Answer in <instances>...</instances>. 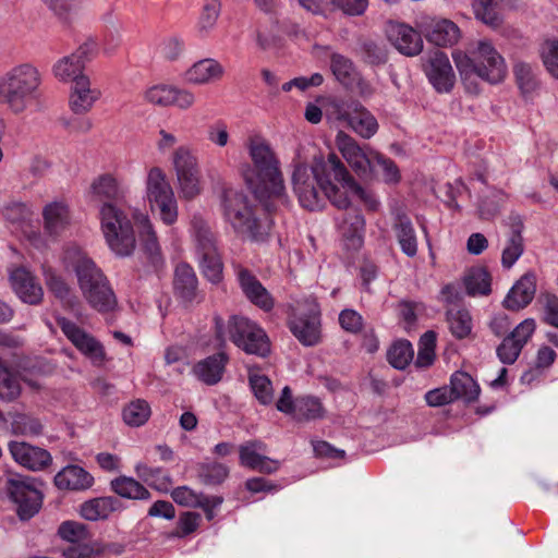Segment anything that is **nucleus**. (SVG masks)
Here are the masks:
<instances>
[{
	"label": "nucleus",
	"instance_id": "obj_1",
	"mask_svg": "<svg viewBox=\"0 0 558 558\" xmlns=\"http://www.w3.org/2000/svg\"><path fill=\"white\" fill-rule=\"evenodd\" d=\"M250 155L254 166L255 179L252 180L256 198L268 213L277 211L288 205L279 161L265 142H251Z\"/></svg>",
	"mask_w": 558,
	"mask_h": 558
},
{
	"label": "nucleus",
	"instance_id": "obj_2",
	"mask_svg": "<svg viewBox=\"0 0 558 558\" xmlns=\"http://www.w3.org/2000/svg\"><path fill=\"white\" fill-rule=\"evenodd\" d=\"M452 58L466 89L471 93H477V87L473 82L474 77L497 84L507 74L504 58L487 39L473 43L466 52L453 51Z\"/></svg>",
	"mask_w": 558,
	"mask_h": 558
},
{
	"label": "nucleus",
	"instance_id": "obj_3",
	"mask_svg": "<svg viewBox=\"0 0 558 558\" xmlns=\"http://www.w3.org/2000/svg\"><path fill=\"white\" fill-rule=\"evenodd\" d=\"M64 265L74 271L84 299L98 312H109L117 304L107 278L94 260L80 247H69L64 253Z\"/></svg>",
	"mask_w": 558,
	"mask_h": 558
},
{
	"label": "nucleus",
	"instance_id": "obj_4",
	"mask_svg": "<svg viewBox=\"0 0 558 558\" xmlns=\"http://www.w3.org/2000/svg\"><path fill=\"white\" fill-rule=\"evenodd\" d=\"M316 171L326 197L336 207L347 209L350 205L347 193L351 192L359 196L369 210L378 208L379 202L376 196L353 180L335 154H329L328 162L319 165Z\"/></svg>",
	"mask_w": 558,
	"mask_h": 558
},
{
	"label": "nucleus",
	"instance_id": "obj_5",
	"mask_svg": "<svg viewBox=\"0 0 558 558\" xmlns=\"http://www.w3.org/2000/svg\"><path fill=\"white\" fill-rule=\"evenodd\" d=\"M41 74L32 63L10 68L0 76V99L13 113L24 112L39 96Z\"/></svg>",
	"mask_w": 558,
	"mask_h": 558
},
{
	"label": "nucleus",
	"instance_id": "obj_6",
	"mask_svg": "<svg viewBox=\"0 0 558 558\" xmlns=\"http://www.w3.org/2000/svg\"><path fill=\"white\" fill-rule=\"evenodd\" d=\"M215 332L220 345L229 338L238 348L247 354L266 356L270 352V343L266 332L254 322L240 316H231L226 323L215 316Z\"/></svg>",
	"mask_w": 558,
	"mask_h": 558
},
{
	"label": "nucleus",
	"instance_id": "obj_7",
	"mask_svg": "<svg viewBox=\"0 0 558 558\" xmlns=\"http://www.w3.org/2000/svg\"><path fill=\"white\" fill-rule=\"evenodd\" d=\"M100 230L109 248L118 256H130L136 245L133 225L125 204H101L98 207Z\"/></svg>",
	"mask_w": 558,
	"mask_h": 558
},
{
	"label": "nucleus",
	"instance_id": "obj_8",
	"mask_svg": "<svg viewBox=\"0 0 558 558\" xmlns=\"http://www.w3.org/2000/svg\"><path fill=\"white\" fill-rule=\"evenodd\" d=\"M223 215L235 232L252 240H263L268 227L259 222L247 197L234 190H227L222 199Z\"/></svg>",
	"mask_w": 558,
	"mask_h": 558
},
{
	"label": "nucleus",
	"instance_id": "obj_9",
	"mask_svg": "<svg viewBox=\"0 0 558 558\" xmlns=\"http://www.w3.org/2000/svg\"><path fill=\"white\" fill-rule=\"evenodd\" d=\"M145 197L150 209L158 210L160 220L172 226L177 222L179 210L173 189L165 171L159 167L148 170L145 181Z\"/></svg>",
	"mask_w": 558,
	"mask_h": 558
},
{
	"label": "nucleus",
	"instance_id": "obj_10",
	"mask_svg": "<svg viewBox=\"0 0 558 558\" xmlns=\"http://www.w3.org/2000/svg\"><path fill=\"white\" fill-rule=\"evenodd\" d=\"M320 311L312 296L298 301L290 320V329L304 345H315L320 339Z\"/></svg>",
	"mask_w": 558,
	"mask_h": 558
},
{
	"label": "nucleus",
	"instance_id": "obj_11",
	"mask_svg": "<svg viewBox=\"0 0 558 558\" xmlns=\"http://www.w3.org/2000/svg\"><path fill=\"white\" fill-rule=\"evenodd\" d=\"M328 159H316L311 170H308V168L304 165H299L295 167L292 175V183L294 193L298 195L302 207L310 210H316L323 206V199L320 197L319 191L316 189L315 183L319 185V190L324 193L325 196L326 193L319 182L320 180L316 173V170L319 165H326Z\"/></svg>",
	"mask_w": 558,
	"mask_h": 558
},
{
	"label": "nucleus",
	"instance_id": "obj_12",
	"mask_svg": "<svg viewBox=\"0 0 558 558\" xmlns=\"http://www.w3.org/2000/svg\"><path fill=\"white\" fill-rule=\"evenodd\" d=\"M5 490L10 499L16 505V511L22 520L34 517L43 502L41 493L21 475H13L7 480Z\"/></svg>",
	"mask_w": 558,
	"mask_h": 558
},
{
	"label": "nucleus",
	"instance_id": "obj_13",
	"mask_svg": "<svg viewBox=\"0 0 558 558\" xmlns=\"http://www.w3.org/2000/svg\"><path fill=\"white\" fill-rule=\"evenodd\" d=\"M96 54L93 43H84L71 54L61 58L53 65V74L61 82H76L80 77H88L84 74L86 64Z\"/></svg>",
	"mask_w": 558,
	"mask_h": 558
},
{
	"label": "nucleus",
	"instance_id": "obj_14",
	"mask_svg": "<svg viewBox=\"0 0 558 558\" xmlns=\"http://www.w3.org/2000/svg\"><path fill=\"white\" fill-rule=\"evenodd\" d=\"M415 25L429 43L439 47L453 45L460 37L458 25L448 19L422 14Z\"/></svg>",
	"mask_w": 558,
	"mask_h": 558
},
{
	"label": "nucleus",
	"instance_id": "obj_15",
	"mask_svg": "<svg viewBox=\"0 0 558 558\" xmlns=\"http://www.w3.org/2000/svg\"><path fill=\"white\" fill-rule=\"evenodd\" d=\"M57 325L69 341L84 355L95 361L105 356L102 345L88 332L65 317H57Z\"/></svg>",
	"mask_w": 558,
	"mask_h": 558
},
{
	"label": "nucleus",
	"instance_id": "obj_16",
	"mask_svg": "<svg viewBox=\"0 0 558 558\" xmlns=\"http://www.w3.org/2000/svg\"><path fill=\"white\" fill-rule=\"evenodd\" d=\"M266 451L267 445L262 440H248L239 447L240 464L262 473H275L279 470L280 462L268 458Z\"/></svg>",
	"mask_w": 558,
	"mask_h": 558
},
{
	"label": "nucleus",
	"instance_id": "obj_17",
	"mask_svg": "<svg viewBox=\"0 0 558 558\" xmlns=\"http://www.w3.org/2000/svg\"><path fill=\"white\" fill-rule=\"evenodd\" d=\"M101 90L94 85L89 77H80L72 83L69 95V107L76 116H85L101 98Z\"/></svg>",
	"mask_w": 558,
	"mask_h": 558
},
{
	"label": "nucleus",
	"instance_id": "obj_18",
	"mask_svg": "<svg viewBox=\"0 0 558 558\" xmlns=\"http://www.w3.org/2000/svg\"><path fill=\"white\" fill-rule=\"evenodd\" d=\"M87 195L92 201L97 202L98 206L107 203L114 205L126 204L125 190L109 173L95 178L89 185Z\"/></svg>",
	"mask_w": 558,
	"mask_h": 558
},
{
	"label": "nucleus",
	"instance_id": "obj_19",
	"mask_svg": "<svg viewBox=\"0 0 558 558\" xmlns=\"http://www.w3.org/2000/svg\"><path fill=\"white\" fill-rule=\"evenodd\" d=\"M11 286L16 295L31 305L39 304L44 291L36 277L24 266L16 267L10 272Z\"/></svg>",
	"mask_w": 558,
	"mask_h": 558
},
{
	"label": "nucleus",
	"instance_id": "obj_20",
	"mask_svg": "<svg viewBox=\"0 0 558 558\" xmlns=\"http://www.w3.org/2000/svg\"><path fill=\"white\" fill-rule=\"evenodd\" d=\"M429 82L439 93H448L452 89L456 75L446 53L436 51L429 59L426 70Z\"/></svg>",
	"mask_w": 558,
	"mask_h": 558
},
{
	"label": "nucleus",
	"instance_id": "obj_21",
	"mask_svg": "<svg viewBox=\"0 0 558 558\" xmlns=\"http://www.w3.org/2000/svg\"><path fill=\"white\" fill-rule=\"evenodd\" d=\"M390 43L405 56H416L423 49L421 33L403 23H390L387 29Z\"/></svg>",
	"mask_w": 558,
	"mask_h": 558
},
{
	"label": "nucleus",
	"instance_id": "obj_22",
	"mask_svg": "<svg viewBox=\"0 0 558 558\" xmlns=\"http://www.w3.org/2000/svg\"><path fill=\"white\" fill-rule=\"evenodd\" d=\"M9 451L15 462L33 471L43 470L52 460L47 450L24 441H11Z\"/></svg>",
	"mask_w": 558,
	"mask_h": 558
},
{
	"label": "nucleus",
	"instance_id": "obj_23",
	"mask_svg": "<svg viewBox=\"0 0 558 558\" xmlns=\"http://www.w3.org/2000/svg\"><path fill=\"white\" fill-rule=\"evenodd\" d=\"M339 150L349 166L362 178L369 177V169L377 151L357 142H339Z\"/></svg>",
	"mask_w": 558,
	"mask_h": 558
},
{
	"label": "nucleus",
	"instance_id": "obj_24",
	"mask_svg": "<svg viewBox=\"0 0 558 558\" xmlns=\"http://www.w3.org/2000/svg\"><path fill=\"white\" fill-rule=\"evenodd\" d=\"M225 73V68L219 61L206 58L190 66L184 73V80L194 85H206L220 81Z\"/></svg>",
	"mask_w": 558,
	"mask_h": 558
},
{
	"label": "nucleus",
	"instance_id": "obj_25",
	"mask_svg": "<svg viewBox=\"0 0 558 558\" xmlns=\"http://www.w3.org/2000/svg\"><path fill=\"white\" fill-rule=\"evenodd\" d=\"M189 234L196 255L218 250L216 235L201 214L191 217Z\"/></svg>",
	"mask_w": 558,
	"mask_h": 558
},
{
	"label": "nucleus",
	"instance_id": "obj_26",
	"mask_svg": "<svg viewBox=\"0 0 558 558\" xmlns=\"http://www.w3.org/2000/svg\"><path fill=\"white\" fill-rule=\"evenodd\" d=\"M236 276L243 293L253 304L264 311H270L272 308V298L254 275L247 269L240 268Z\"/></svg>",
	"mask_w": 558,
	"mask_h": 558
},
{
	"label": "nucleus",
	"instance_id": "obj_27",
	"mask_svg": "<svg viewBox=\"0 0 558 558\" xmlns=\"http://www.w3.org/2000/svg\"><path fill=\"white\" fill-rule=\"evenodd\" d=\"M536 292V277L534 274L523 275L508 292L504 300L506 308L518 311L529 305Z\"/></svg>",
	"mask_w": 558,
	"mask_h": 558
},
{
	"label": "nucleus",
	"instance_id": "obj_28",
	"mask_svg": "<svg viewBox=\"0 0 558 558\" xmlns=\"http://www.w3.org/2000/svg\"><path fill=\"white\" fill-rule=\"evenodd\" d=\"M54 484L59 489L86 490L94 484V477L78 465H66L54 476Z\"/></svg>",
	"mask_w": 558,
	"mask_h": 558
},
{
	"label": "nucleus",
	"instance_id": "obj_29",
	"mask_svg": "<svg viewBox=\"0 0 558 558\" xmlns=\"http://www.w3.org/2000/svg\"><path fill=\"white\" fill-rule=\"evenodd\" d=\"M364 227L365 221L360 213L353 210L343 214L338 228L348 248L357 250L362 246Z\"/></svg>",
	"mask_w": 558,
	"mask_h": 558
},
{
	"label": "nucleus",
	"instance_id": "obj_30",
	"mask_svg": "<svg viewBox=\"0 0 558 558\" xmlns=\"http://www.w3.org/2000/svg\"><path fill=\"white\" fill-rule=\"evenodd\" d=\"M135 225L137 227L140 241L153 263H157L161 258V250L154 226L145 213L136 211L133 214Z\"/></svg>",
	"mask_w": 558,
	"mask_h": 558
},
{
	"label": "nucleus",
	"instance_id": "obj_31",
	"mask_svg": "<svg viewBox=\"0 0 558 558\" xmlns=\"http://www.w3.org/2000/svg\"><path fill=\"white\" fill-rule=\"evenodd\" d=\"M227 363V354L219 352L197 362L193 367V374L206 385H216L221 380Z\"/></svg>",
	"mask_w": 558,
	"mask_h": 558
},
{
	"label": "nucleus",
	"instance_id": "obj_32",
	"mask_svg": "<svg viewBox=\"0 0 558 558\" xmlns=\"http://www.w3.org/2000/svg\"><path fill=\"white\" fill-rule=\"evenodd\" d=\"M197 278L191 266L180 264L174 270V292L185 302H192L197 296Z\"/></svg>",
	"mask_w": 558,
	"mask_h": 558
},
{
	"label": "nucleus",
	"instance_id": "obj_33",
	"mask_svg": "<svg viewBox=\"0 0 558 558\" xmlns=\"http://www.w3.org/2000/svg\"><path fill=\"white\" fill-rule=\"evenodd\" d=\"M45 231L50 235H59L70 222L68 206L62 202H52L43 210Z\"/></svg>",
	"mask_w": 558,
	"mask_h": 558
},
{
	"label": "nucleus",
	"instance_id": "obj_34",
	"mask_svg": "<svg viewBox=\"0 0 558 558\" xmlns=\"http://www.w3.org/2000/svg\"><path fill=\"white\" fill-rule=\"evenodd\" d=\"M118 500L113 497H98L81 506V515L88 521L107 519L117 509Z\"/></svg>",
	"mask_w": 558,
	"mask_h": 558
},
{
	"label": "nucleus",
	"instance_id": "obj_35",
	"mask_svg": "<svg viewBox=\"0 0 558 558\" xmlns=\"http://www.w3.org/2000/svg\"><path fill=\"white\" fill-rule=\"evenodd\" d=\"M369 177H375L388 185H397L401 181V172L395 161L379 153L373 160Z\"/></svg>",
	"mask_w": 558,
	"mask_h": 558
},
{
	"label": "nucleus",
	"instance_id": "obj_36",
	"mask_svg": "<svg viewBox=\"0 0 558 558\" xmlns=\"http://www.w3.org/2000/svg\"><path fill=\"white\" fill-rule=\"evenodd\" d=\"M393 229L402 252L409 257L415 256L417 253V240L411 220L405 216H399Z\"/></svg>",
	"mask_w": 558,
	"mask_h": 558
},
{
	"label": "nucleus",
	"instance_id": "obj_37",
	"mask_svg": "<svg viewBox=\"0 0 558 558\" xmlns=\"http://www.w3.org/2000/svg\"><path fill=\"white\" fill-rule=\"evenodd\" d=\"M22 393L20 375L0 361V400L15 401Z\"/></svg>",
	"mask_w": 558,
	"mask_h": 558
},
{
	"label": "nucleus",
	"instance_id": "obj_38",
	"mask_svg": "<svg viewBox=\"0 0 558 558\" xmlns=\"http://www.w3.org/2000/svg\"><path fill=\"white\" fill-rule=\"evenodd\" d=\"M450 388L453 399H463L468 402L474 401L480 395V386L464 372H456L450 378Z\"/></svg>",
	"mask_w": 558,
	"mask_h": 558
},
{
	"label": "nucleus",
	"instance_id": "obj_39",
	"mask_svg": "<svg viewBox=\"0 0 558 558\" xmlns=\"http://www.w3.org/2000/svg\"><path fill=\"white\" fill-rule=\"evenodd\" d=\"M524 252V240L520 227H513L509 233L501 253V265L511 268Z\"/></svg>",
	"mask_w": 558,
	"mask_h": 558
},
{
	"label": "nucleus",
	"instance_id": "obj_40",
	"mask_svg": "<svg viewBox=\"0 0 558 558\" xmlns=\"http://www.w3.org/2000/svg\"><path fill=\"white\" fill-rule=\"evenodd\" d=\"M330 69L337 81L347 87H352L357 80V71L353 62L339 53H332L330 57Z\"/></svg>",
	"mask_w": 558,
	"mask_h": 558
},
{
	"label": "nucleus",
	"instance_id": "obj_41",
	"mask_svg": "<svg viewBox=\"0 0 558 558\" xmlns=\"http://www.w3.org/2000/svg\"><path fill=\"white\" fill-rule=\"evenodd\" d=\"M10 425L14 434L23 436H38L44 425L39 418L27 413H10Z\"/></svg>",
	"mask_w": 558,
	"mask_h": 558
},
{
	"label": "nucleus",
	"instance_id": "obj_42",
	"mask_svg": "<svg viewBox=\"0 0 558 558\" xmlns=\"http://www.w3.org/2000/svg\"><path fill=\"white\" fill-rule=\"evenodd\" d=\"M348 122L353 131L363 138L372 137L378 129L374 116L363 107L355 109L354 113L349 117Z\"/></svg>",
	"mask_w": 558,
	"mask_h": 558
},
{
	"label": "nucleus",
	"instance_id": "obj_43",
	"mask_svg": "<svg viewBox=\"0 0 558 558\" xmlns=\"http://www.w3.org/2000/svg\"><path fill=\"white\" fill-rule=\"evenodd\" d=\"M294 410L293 418L300 422L318 420L325 415V409L319 399L311 396L296 398V408Z\"/></svg>",
	"mask_w": 558,
	"mask_h": 558
},
{
	"label": "nucleus",
	"instance_id": "obj_44",
	"mask_svg": "<svg viewBox=\"0 0 558 558\" xmlns=\"http://www.w3.org/2000/svg\"><path fill=\"white\" fill-rule=\"evenodd\" d=\"M447 322L451 333L463 339L472 331V317L465 308H450L447 311Z\"/></svg>",
	"mask_w": 558,
	"mask_h": 558
},
{
	"label": "nucleus",
	"instance_id": "obj_45",
	"mask_svg": "<svg viewBox=\"0 0 558 558\" xmlns=\"http://www.w3.org/2000/svg\"><path fill=\"white\" fill-rule=\"evenodd\" d=\"M111 487L116 494L129 499H148L149 492L132 477L121 476L111 482Z\"/></svg>",
	"mask_w": 558,
	"mask_h": 558
},
{
	"label": "nucleus",
	"instance_id": "obj_46",
	"mask_svg": "<svg viewBox=\"0 0 558 558\" xmlns=\"http://www.w3.org/2000/svg\"><path fill=\"white\" fill-rule=\"evenodd\" d=\"M219 15L220 1L205 0L197 22L198 34L208 36L215 29Z\"/></svg>",
	"mask_w": 558,
	"mask_h": 558
},
{
	"label": "nucleus",
	"instance_id": "obj_47",
	"mask_svg": "<svg viewBox=\"0 0 558 558\" xmlns=\"http://www.w3.org/2000/svg\"><path fill=\"white\" fill-rule=\"evenodd\" d=\"M151 414L150 407L147 401L136 399L124 407L122 416L129 426L138 427L145 424Z\"/></svg>",
	"mask_w": 558,
	"mask_h": 558
},
{
	"label": "nucleus",
	"instance_id": "obj_48",
	"mask_svg": "<svg viewBox=\"0 0 558 558\" xmlns=\"http://www.w3.org/2000/svg\"><path fill=\"white\" fill-rule=\"evenodd\" d=\"M203 275L213 283H218L222 277V262L218 250L196 255Z\"/></svg>",
	"mask_w": 558,
	"mask_h": 558
},
{
	"label": "nucleus",
	"instance_id": "obj_49",
	"mask_svg": "<svg viewBox=\"0 0 558 558\" xmlns=\"http://www.w3.org/2000/svg\"><path fill=\"white\" fill-rule=\"evenodd\" d=\"M472 7L476 19L492 28H498L502 17L492 0H472Z\"/></svg>",
	"mask_w": 558,
	"mask_h": 558
},
{
	"label": "nucleus",
	"instance_id": "obj_50",
	"mask_svg": "<svg viewBox=\"0 0 558 558\" xmlns=\"http://www.w3.org/2000/svg\"><path fill=\"white\" fill-rule=\"evenodd\" d=\"M248 381L255 398L262 404H271L274 402V388L270 379L257 372L251 371Z\"/></svg>",
	"mask_w": 558,
	"mask_h": 558
},
{
	"label": "nucleus",
	"instance_id": "obj_51",
	"mask_svg": "<svg viewBox=\"0 0 558 558\" xmlns=\"http://www.w3.org/2000/svg\"><path fill=\"white\" fill-rule=\"evenodd\" d=\"M414 350L407 340L396 341L387 352L388 362L398 369L405 368L413 360Z\"/></svg>",
	"mask_w": 558,
	"mask_h": 558
},
{
	"label": "nucleus",
	"instance_id": "obj_52",
	"mask_svg": "<svg viewBox=\"0 0 558 558\" xmlns=\"http://www.w3.org/2000/svg\"><path fill=\"white\" fill-rule=\"evenodd\" d=\"M506 194L499 190H490L483 196L478 205V215L484 220L493 219L506 202Z\"/></svg>",
	"mask_w": 558,
	"mask_h": 558
},
{
	"label": "nucleus",
	"instance_id": "obj_53",
	"mask_svg": "<svg viewBox=\"0 0 558 558\" xmlns=\"http://www.w3.org/2000/svg\"><path fill=\"white\" fill-rule=\"evenodd\" d=\"M46 284L48 289L61 301L68 305L73 306L75 303V296L72 295L71 288L68 283L51 269H45L44 271Z\"/></svg>",
	"mask_w": 558,
	"mask_h": 558
},
{
	"label": "nucleus",
	"instance_id": "obj_54",
	"mask_svg": "<svg viewBox=\"0 0 558 558\" xmlns=\"http://www.w3.org/2000/svg\"><path fill=\"white\" fill-rule=\"evenodd\" d=\"M490 275L484 268L473 270L465 278V289L470 295H487L490 292Z\"/></svg>",
	"mask_w": 558,
	"mask_h": 558
},
{
	"label": "nucleus",
	"instance_id": "obj_55",
	"mask_svg": "<svg viewBox=\"0 0 558 558\" xmlns=\"http://www.w3.org/2000/svg\"><path fill=\"white\" fill-rule=\"evenodd\" d=\"M228 475V466L219 462H206L198 469V476L205 485H219Z\"/></svg>",
	"mask_w": 558,
	"mask_h": 558
},
{
	"label": "nucleus",
	"instance_id": "obj_56",
	"mask_svg": "<svg viewBox=\"0 0 558 558\" xmlns=\"http://www.w3.org/2000/svg\"><path fill=\"white\" fill-rule=\"evenodd\" d=\"M181 197L193 199L201 194L202 187L198 171L177 174Z\"/></svg>",
	"mask_w": 558,
	"mask_h": 558
},
{
	"label": "nucleus",
	"instance_id": "obj_57",
	"mask_svg": "<svg viewBox=\"0 0 558 558\" xmlns=\"http://www.w3.org/2000/svg\"><path fill=\"white\" fill-rule=\"evenodd\" d=\"M513 73L517 83L523 93H531L537 87L534 70L531 64L525 62L515 63Z\"/></svg>",
	"mask_w": 558,
	"mask_h": 558
},
{
	"label": "nucleus",
	"instance_id": "obj_58",
	"mask_svg": "<svg viewBox=\"0 0 558 558\" xmlns=\"http://www.w3.org/2000/svg\"><path fill=\"white\" fill-rule=\"evenodd\" d=\"M59 124L69 136H83L93 128V121L88 117L62 118Z\"/></svg>",
	"mask_w": 558,
	"mask_h": 558
},
{
	"label": "nucleus",
	"instance_id": "obj_59",
	"mask_svg": "<svg viewBox=\"0 0 558 558\" xmlns=\"http://www.w3.org/2000/svg\"><path fill=\"white\" fill-rule=\"evenodd\" d=\"M31 216L32 211L28 206L21 202H10L2 208V217L12 225L20 226Z\"/></svg>",
	"mask_w": 558,
	"mask_h": 558
},
{
	"label": "nucleus",
	"instance_id": "obj_60",
	"mask_svg": "<svg viewBox=\"0 0 558 558\" xmlns=\"http://www.w3.org/2000/svg\"><path fill=\"white\" fill-rule=\"evenodd\" d=\"M541 57L546 70L558 78V40H546L542 45Z\"/></svg>",
	"mask_w": 558,
	"mask_h": 558
},
{
	"label": "nucleus",
	"instance_id": "obj_61",
	"mask_svg": "<svg viewBox=\"0 0 558 558\" xmlns=\"http://www.w3.org/2000/svg\"><path fill=\"white\" fill-rule=\"evenodd\" d=\"M173 88L171 85L151 86L145 92V99L156 106H172Z\"/></svg>",
	"mask_w": 558,
	"mask_h": 558
},
{
	"label": "nucleus",
	"instance_id": "obj_62",
	"mask_svg": "<svg viewBox=\"0 0 558 558\" xmlns=\"http://www.w3.org/2000/svg\"><path fill=\"white\" fill-rule=\"evenodd\" d=\"M60 536L70 543H81L88 539L86 526L80 522L66 521L59 527Z\"/></svg>",
	"mask_w": 558,
	"mask_h": 558
},
{
	"label": "nucleus",
	"instance_id": "obj_63",
	"mask_svg": "<svg viewBox=\"0 0 558 558\" xmlns=\"http://www.w3.org/2000/svg\"><path fill=\"white\" fill-rule=\"evenodd\" d=\"M204 496L187 486H180L171 492V497L178 505L190 508H197Z\"/></svg>",
	"mask_w": 558,
	"mask_h": 558
},
{
	"label": "nucleus",
	"instance_id": "obj_64",
	"mask_svg": "<svg viewBox=\"0 0 558 558\" xmlns=\"http://www.w3.org/2000/svg\"><path fill=\"white\" fill-rule=\"evenodd\" d=\"M538 301L544 308V320L548 325L558 328V296L553 293H543Z\"/></svg>",
	"mask_w": 558,
	"mask_h": 558
}]
</instances>
